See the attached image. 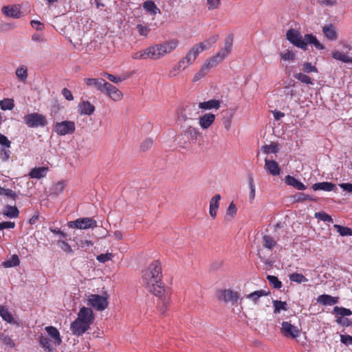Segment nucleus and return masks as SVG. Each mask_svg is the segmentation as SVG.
I'll use <instances>...</instances> for the list:
<instances>
[{"label": "nucleus", "mask_w": 352, "mask_h": 352, "mask_svg": "<svg viewBox=\"0 0 352 352\" xmlns=\"http://www.w3.org/2000/svg\"><path fill=\"white\" fill-rule=\"evenodd\" d=\"M162 272L161 263L153 261L142 272V281L147 290L155 296H161L165 293L162 283Z\"/></svg>", "instance_id": "nucleus-1"}, {"label": "nucleus", "mask_w": 352, "mask_h": 352, "mask_svg": "<svg viewBox=\"0 0 352 352\" xmlns=\"http://www.w3.org/2000/svg\"><path fill=\"white\" fill-rule=\"evenodd\" d=\"M23 121L30 128L44 127L47 124L45 117L38 113L27 114L23 117Z\"/></svg>", "instance_id": "nucleus-2"}, {"label": "nucleus", "mask_w": 352, "mask_h": 352, "mask_svg": "<svg viewBox=\"0 0 352 352\" xmlns=\"http://www.w3.org/2000/svg\"><path fill=\"white\" fill-rule=\"evenodd\" d=\"M68 226L71 228L88 229L97 227V222L91 217L79 218L75 221L68 222Z\"/></svg>", "instance_id": "nucleus-3"}, {"label": "nucleus", "mask_w": 352, "mask_h": 352, "mask_svg": "<svg viewBox=\"0 0 352 352\" xmlns=\"http://www.w3.org/2000/svg\"><path fill=\"white\" fill-rule=\"evenodd\" d=\"M106 296L98 294H91L88 298V305L92 306L98 311H103L108 306L107 295Z\"/></svg>", "instance_id": "nucleus-4"}, {"label": "nucleus", "mask_w": 352, "mask_h": 352, "mask_svg": "<svg viewBox=\"0 0 352 352\" xmlns=\"http://www.w3.org/2000/svg\"><path fill=\"white\" fill-rule=\"evenodd\" d=\"M286 36L287 39L294 45L304 50H307V43L305 42V39H302V35L299 31L292 28L289 29Z\"/></svg>", "instance_id": "nucleus-5"}, {"label": "nucleus", "mask_w": 352, "mask_h": 352, "mask_svg": "<svg viewBox=\"0 0 352 352\" xmlns=\"http://www.w3.org/2000/svg\"><path fill=\"white\" fill-rule=\"evenodd\" d=\"M75 129V123L73 121L65 120L56 122L54 125V131L59 135L72 134Z\"/></svg>", "instance_id": "nucleus-6"}, {"label": "nucleus", "mask_w": 352, "mask_h": 352, "mask_svg": "<svg viewBox=\"0 0 352 352\" xmlns=\"http://www.w3.org/2000/svg\"><path fill=\"white\" fill-rule=\"evenodd\" d=\"M301 329L294 326L290 322H282L280 333L286 338L296 339L300 334Z\"/></svg>", "instance_id": "nucleus-7"}, {"label": "nucleus", "mask_w": 352, "mask_h": 352, "mask_svg": "<svg viewBox=\"0 0 352 352\" xmlns=\"http://www.w3.org/2000/svg\"><path fill=\"white\" fill-rule=\"evenodd\" d=\"M218 298L225 302H230L234 305L239 298V294L231 289L221 290Z\"/></svg>", "instance_id": "nucleus-8"}, {"label": "nucleus", "mask_w": 352, "mask_h": 352, "mask_svg": "<svg viewBox=\"0 0 352 352\" xmlns=\"http://www.w3.org/2000/svg\"><path fill=\"white\" fill-rule=\"evenodd\" d=\"M82 322H87V326L90 325L94 320V316L92 310L90 308L82 307L80 308L77 318Z\"/></svg>", "instance_id": "nucleus-9"}, {"label": "nucleus", "mask_w": 352, "mask_h": 352, "mask_svg": "<svg viewBox=\"0 0 352 352\" xmlns=\"http://www.w3.org/2000/svg\"><path fill=\"white\" fill-rule=\"evenodd\" d=\"M102 93L107 94L114 101H119L122 98V93L115 86L107 82Z\"/></svg>", "instance_id": "nucleus-10"}, {"label": "nucleus", "mask_w": 352, "mask_h": 352, "mask_svg": "<svg viewBox=\"0 0 352 352\" xmlns=\"http://www.w3.org/2000/svg\"><path fill=\"white\" fill-rule=\"evenodd\" d=\"M90 327L87 326V322H82L76 319L71 323L70 329L74 335L80 336L86 332Z\"/></svg>", "instance_id": "nucleus-11"}, {"label": "nucleus", "mask_w": 352, "mask_h": 352, "mask_svg": "<svg viewBox=\"0 0 352 352\" xmlns=\"http://www.w3.org/2000/svg\"><path fill=\"white\" fill-rule=\"evenodd\" d=\"M232 44L233 37L232 36H228L225 39L223 47L221 48V50L216 54L217 55V57L220 58L221 60H223L226 57H227L232 52Z\"/></svg>", "instance_id": "nucleus-12"}, {"label": "nucleus", "mask_w": 352, "mask_h": 352, "mask_svg": "<svg viewBox=\"0 0 352 352\" xmlns=\"http://www.w3.org/2000/svg\"><path fill=\"white\" fill-rule=\"evenodd\" d=\"M149 58L157 60L164 56L162 43L155 44L147 47Z\"/></svg>", "instance_id": "nucleus-13"}, {"label": "nucleus", "mask_w": 352, "mask_h": 352, "mask_svg": "<svg viewBox=\"0 0 352 352\" xmlns=\"http://www.w3.org/2000/svg\"><path fill=\"white\" fill-rule=\"evenodd\" d=\"M264 168L267 173L273 176L279 175L280 173V168L278 163L274 160H270L267 158L265 160Z\"/></svg>", "instance_id": "nucleus-14"}, {"label": "nucleus", "mask_w": 352, "mask_h": 352, "mask_svg": "<svg viewBox=\"0 0 352 352\" xmlns=\"http://www.w3.org/2000/svg\"><path fill=\"white\" fill-rule=\"evenodd\" d=\"M85 82L87 86L94 87L98 91L102 92L107 84V81L103 78H85Z\"/></svg>", "instance_id": "nucleus-15"}, {"label": "nucleus", "mask_w": 352, "mask_h": 352, "mask_svg": "<svg viewBox=\"0 0 352 352\" xmlns=\"http://www.w3.org/2000/svg\"><path fill=\"white\" fill-rule=\"evenodd\" d=\"M215 120V115L211 113H205L199 118V124L203 129L209 128Z\"/></svg>", "instance_id": "nucleus-16"}, {"label": "nucleus", "mask_w": 352, "mask_h": 352, "mask_svg": "<svg viewBox=\"0 0 352 352\" xmlns=\"http://www.w3.org/2000/svg\"><path fill=\"white\" fill-rule=\"evenodd\" d=\"M78 111L80 115H91L95 111V107L89 101H82L78 105Z\"/></svg>", "instance_id": "nucleus-17"}, {"label": "nucleus", "mask_w": 352, "mask_h": 352, "mask_svg": "<svg viewBox=\"0 0 352 352\" xmlns=\"http://www.w3.org/2000/svg\"><path fill=\"white\" fill-rule=\"evenodd\" d=\"M221 102L219 100L212 99L199 102L198 107L203 110L219 109L221 107Z\"/></svg>", "instance_id": "nucleus-18"}, {"label": "nucleus", "mask_w": 352, "mask_h": 352, "mask_svg": "<svg viewBox=\"0 0 352 352\" xmlns=\"http://www.w3.org/2000/svg\"><path fill=\"white\" fill-rule=\"evenodd\" d=\"M157 296L160 298V301L157 303L158 311L161 314H164L168 309L170 296L168 294H164V293Z\"/></svg>", "instance_id": "nucleus-19"}, {"label": "nucleus", "mask_w": 352, "mask_h": 352, "mask_svg": "<svg viewBox=\"0 0 352 352\" xmlns=\"http://www.w3.org/2000/svg\"><path fill=\"white\" fill-rule=\"evenodd\" d=\"M322 32L325 37L329 41H336L338 38V34L336 29L331 24L323 26Z\"/></svg>", "instance_id": "nucleus-20"}, {"label": "nucleus", "mask_w": 352, "mask_h": 352, "mask_svg": "<svg viewBox=\"0 0 352 352\" xmlns=\"http://www.w3.org/2000/svg\"><path fill=\"white\" fill-rule=\"evenodd\" d=\"M317 302L323 305H333L338 302V298L328 294H322L318 297Z\"/></svg>", "instance_id": "nucleus-21"}, {"label": "nucleus", "mask_w": 352, "mask_h": 352, "mask_svg": "<svg viewBox=\"0 0 352 352\" xmlns=\"http://www.w3.org/2000/svg\"><path fill=\"white\" fill-rule=\"evenodd\" d=\"M221 199L219 194L215 195L212 197L210 201V215L212 219H214L217 216V212L219 208V201Z\"/></svg>", "instance_id": "nucleus-22"}, {"label": "nucleus", "mask_w": 352, "mask_h": 352, "mask_svg": "<svg viewBox=\"0 0 352 352\" xmlns=\"http://www.w3.org/2000/svg\"><path fill=\"white\" fill-rule=\"evenodd\" d=\"M162 47H163V52L164 54V56L167 54H170L173 50H175L177 47L178 46L179 41L177 39H171L169 41H166L163 43H161Z\"/></svg>", "instance_id": "nucleus-23"}, {"label": "nucleus", "mask_w": 352, "mask_h": 352, "mask_svg": "<svg viewBox=\"0 0 352 352\" xmlns=\"http://www.w3.org/2000/svg\"><path fill=\"white\" fill-rule=\"evenodd\" d=\"M2 11L6 16L14 19H19L21 16V12L16 6H4L2 8Z\"/></svg>", "instance_id": "nucleus-24"}, {"label": "nucleus", "mask_w": 352, "mask_h": 352, "mask_svg": "<svg viewBox=\"0 0 352 352\" xmlns=\"http://www.w3.org/2000/svg\"><path fill=\"white\" fill-rule=\"evenodd\" d=\"M45 331L48 335L54 340V343L56 345H59L61 343L62 340L59 331L56 327L52 326L46 327Z\"/></svg>", "instance_id": "nucleus-25"}, {"label": "nucleus", "mask_w": 352, "mask_h": 352, "mask_svg": "<svg viewBox=\"0 0 352 352\" xmlns=\"http://www.w3.org/2000/svg\"><path fill=\"white\" fill-rule=\"evenodd\" d=\"M336 188V185L331 182H324L316 183L312 186L314 190H324V191H332Z\"/></svg>", "instance_id": "nucleus-26"}, {"label": "nucleus", "mask_w": 352, "mask_h": 352, "mask_svg": "<svg viewBox=\"0 0 352 352\" xmlns=\"http://www.w3.org/2000/svg\"><path fill=\"white\" fill-rule=\"evenodd\" d=\"M48 171L47 167L41 166L33 168L29 173L31 178L41 179L45 177Z\"/></svg>", "instance_id": "nucleus-27"}, {"label": "nucleus", "mask_w": 352, "mask_h": 352, "mask_svg": "<svg viewBox=\"0 0 352 352\" xmlns=\"http://www.w3.org/2000/svg\"><path fill=\"white\" fill-rule=\"evenodd\" d=\"M2 214L9 218H16L19 217V210L16 206L6 205L3 207Z\"/></svg>", "instance_id": "nucleus-28"}, {"label": "nucleus", "mask_w": 352, "mask_h": 352, "mask_svg": "<svg viewBox=\"0 0 352 352\" xmlns=\"http://www.w3.org/2000/svg\"><path fill=\"white\" fill-rule=\"evenodd\" d=\"M285 181L287 185L292 186L298 190H302L306 189V186L302 182L292 176H286Z\"/></svg>", "instance_id": "nucleus-29"}, {"label": "nucleus", "mask_w": 352, "mask_h": 352, "mask_svg": "<svg viewBox=\"0 0 352 352\" xmlns=\"http://www.w3.org/2000/svg\"><path fill=\"white\" fill-rule=\"evenodd\" d=\"M305 42L307 44H311L318 50H324V47L322 45L317 38L312 34H307L304 36Z\"/></svg>", "instance_id": "nucleus-30"}, {"label": "nucleus", "mask_w": 352, "mask_h": 352, "mask_svg": "<svg viewBox=\"0 0 352 352\" xmlns=\"http://www.w3.org/2000/svg\"><path fill=\"white\" fill-rule=\"evenodd\" d=\"M332 57L338 60H340L344 63H352V58L347 56L346 54L340 51H333L331 53Z\"/></svg>", "instance_id": "nucleus-31"}, {"label": "nucleus", "mask_w": 352, "mask_h": 352, "mask_svg": "<svg viewBox=\"0 0 352 352\" xmlns=\"http://www.w3.org/2000/svg\"><path fill=\"white\" fill-rule=\"evenodd\" d=\"M270 292L269 291H265L263 289L257 290L247 295L246 298L251 299L254 303H256L260 297L267 296L270 294Z\"/></svg>", "instance_id": "nucleus-32"}, {"label": "nucleus", "mask_w": 352, "mask_h": 352, "mask_svg": "<svg viewBox=\"0 0 352 352\" xmlns=\"http://www.w3.org/2000/svg\"><path fill=\"white\" fill-rule=\"evenodd\" d=\"M199 52L197 49L193 45V47L188 51L186 55L184 57V60L187 61L188 63L191 65L197 58Z\"/></svg>", "instance_id": "nucleus-33"}, {"label": "nucleus", "mask_w": 352, "mask_h": 352, "mask_svg": "<svg viewBox=\"0 0 352 352\" xmlns=\"http://www.w3.org/2000/svg\"><path fill=\"white\" fill-rule=\"evenodd\" d=\"M143 8L152 15H155L157 12H160V9L157 8L155 3L151 1H145L143 3Z\"/></svg>", "instance_id": "nucleus-34"}, {"label": "nucleus", "mask_w": 352, "mask_h": 352, "mask_svg": "<svg viewBox=\"0 0 352 352\" xmlns=\"http://www.w3.org/2000/svg\"><path fill=\"white\" fill-rule=\"evenodd\" d=\"M274 306V313L278 314L281 310L287 311V304L286 302H283L278 300H274L272 301Z\"/></svg>", "instance_id": "nucleus-35"}, {"label": "nucleus", "mask_w": 352, "mask_h": 352, "mask_svg": "<svg viewBox=\"0 0 352 352\" xmlns=\"http://www.w3.org/2000/svg\"><path fill=\"white\" fill-rule=\"evenodd\" d=\"M276 245V241L270 235L263 236V245L264 248L272 250Z\"/></svg>", "instance_id": "nucleus-36"}, {"label": "nucleus", "mask_w": 352, "mask_h": 352, "mask_svg": "<svg viewBox=\"0 0 352 352\" xmlns=\"http://www.w3.org/2000/svg\"><path fill=\"white\" fill-rule=\"evenodd\" d=\"M39 343L45 351H47L48 352L52 351V345L50 339L47 336L41 335L39 337Z\"/></svg>", "instance_id": "nucleus-37"}, {"label": "nucleus", "mask_w": 352, "mask_h": 352, "mask_svg": "<svg viewBox=\"0 0 352 352\" xmlns=\"http://www.w3.org/2000/svg\"><path fill=\"white\" fill-rule=\"evenodd\" d=\"M0 107L2 110H12L14 107V100L5 98L0 100Z\"/></svg>", "instance_id": "nucleus-38"}, {"label": "nucleus", "mask_w": 352, "mask_h": 352, "mask_svg": "<svg viewBox=\"0 0 352 352\" xmlns=\"http://www.w3.org/2000/svg\"><path fill=\"white\" fill-rule=\"evenodd\" d=\"M0 316L8 323H11L13 320L12 315L9 312L8 309L3 305H0Z\"/></svg>", "instance_id": "nucleus-39"}, {"label": "nucleus", "mask_w": 352, "mask_h": 352, "mask_svg": "<svg viewBox=\"0 0 352 352\" xmlns=\"http://www.w3.org/2000/svg\"><path fill=\"white\" fill-rule=\"evenodd\" d=\"M184 133L188 135L192 140H195L200 135L199 129L192 126H188L184 129Z\"/></svg>", "instance_id": "nucleus-40"}, {"label": "nucleus", "mask_w": 352, "mask_h": 352, "mask_svg": "<svg viewBox=\"0 0 352 352\" xmlns=\"http://www.w3.org/2000/svg\"><path fill=\"white\" fill-rule=\"evenodd\" d=\"M261 150L265 154L276 153L279 151L277 144L273 143L270 145H264L261 148Z\"/></svg>", "instance_id": "nucleus-41"}, {"label": "nucleus", "mask_w": 352, "mask_h": 352, "mask_svg": "<svg viewBox=\"0 0 352 352\" xmlns=\"http://www.w3.org/2000/svg\"><path fill=\"white\" fill-rule=\"evenodd\" d=\"M20 263L19 258L16 254H13L12 257L3 263L5 267H12L19 265Z\"/></svg>", "instance_id": "nucleus-42"}, {"label": "nucleus", "mask_w": 352, "mask_h": 352, "mask_svg": "<svg viewBox=\"0 0 352 352\" xmlns=\"http://www.w3.org/2000/svg\"><path fill=\"white\" fill-rule=\"evenodd\" d=\"M333 313L337 316H340V317L352 315V311L350 309L338 306L333 308Z\"/></svg>", "instance_id": "nucleus-43"}, {"label": "nucleus", "mask_w": 352, "mask_h": 352, "mask_svg": "<svg viewBox=\"0 0 352 352\" xmlns=\"http://www.w3.org/2000/svg\"><path fill=\"white\" fill-rule=\"evenodd\" d=\"M223 60H221V59L217 57V55L215 54L214 56L208 59L204 63V65L207 66V68L210 69V68L217 66L219 63H220Z\"/></svg>", "instance_id": "nucleus-44"}, {"label": "nucleus", "mask_w": 352, "mask_h": 352, "mask_svg": "<svg viewBox=\"0 0 352 352\" xmlns=\"http://www.w3.org/2000/svg\"><path fill=\"white\" fill-rule=\"evenodd\" d=\"M16 75L20 80L24 82L28 78V69L26 66H21L16 69Z\"/></svg>", "instance_id": "nucleus-45"}, {"label": "nucleus", "mask_w": 352, "mask_h": 352, "mask_svg": "<svg viewBox=\"0 0 352 352\" xmlns=\"http://www.w3.org/2000/svg\"><path fill=\"white\" fill-rule=\"evenodd\" d=\"M289 280L297 283H302L308 281L307 278H305L302 274L298 273H293L290 274Z\"/></svg>", "instance_id": "nucleus-46"}, {"label": "nucleus", "mask_w": 352, "mask_h": 352, "mask_svg": "<svg viewBox=\"0 0 352 352\" xmlns=\"http://www.w3.org/2000/svg\"><path fill=\"white\" fill-rule=\"evenodd\" d=\"M294 77L302 83H305L307 85H309V84L313 85V82H312L310 77L305 74L297 73L294 75Z\"/></svg>", "instance_id": "nucleus-47"}, {"label": "nucleus", "mask_w": 352, "mask_h": 352, "mask_svg": "<svg viewBox=\"0 0 352 352\" xmlns=\"http://www.w3.org/2000/svg\"><path fill=\"white\" fill-rule=\"evenodd\" d=\"M314 216L316 218L318 219L319 220L323 221L324 222L332 223L333 221L331 217L324 212H316Z\"/></svg>", "instance_id": "nucleus-48"}, {"label": "nucleus", "mask_w": 352, "mask_h": 352, "mask_svg": "<svg viewBox=\"0 0 352 352\" xmlns=\"http://www.w3.org/2000/svg\"><path fill=\"white\" fill-rule=\"evenodd\" d=\"M248 185H249V188L250 189V201L252 202L254 199L255 192H256V188H255V185L254 183V179H253L252 175L249 176Z\"/></svg>", "instance_id": "nucleus-49"}, {"label": "nucleus", "mask_w": 352, "mask_h": 352, "mask_svg": "<svg viewBox=\"0 0 352 352\" xmlns=\"http://www.w3.org/2000/svg\"><path fill=\"white\" fill-rule=\"evenodd\" d=\"M334 227L336 228L337 231L339 232V234L341 236H351L352 235V229L339 226V225H335Z\"/></svg>", "instance_id": "nucleus-50"}, {"label": "nucleus", "mask_w": 352, "mask_h": 352, "mask_svg": "<svg viewBox=\"0 0 352 352\" xmlns=\"http://www.w3.org/2000/svg\"><path fill=\"white\" fill-rule=\"evenodd\" d=\"M267 279L275 289H280L282 287V283L278 280V278L272 275H267Z\"/></svg>", "instance_id": "nucleus-51"}, {"label": "nucleus", "mask_w": 352, "mask_h": 352, "mask_svg": "<svg viewBox=\"0 0 352 352\" xmlns=\"http://www.w3.org/2000/svg\"><path fill=\"white\" fill-rule=\"evenodd\" d=\"M0 195H5L6 197L12 198L13 200H16L18 197L16 193L11 189L4 188L0 187Z\"/></svg>", "instance_id": "nucleus-52"}, {"label": "nucleus", "mask_w": 352, "mask_h": 352, "mask_svg": "<svg viewBox=\"0 0 352 352\" xmlns=\"http://www.w3.org/2000/svg\"><path fill=\"white\" fill-rule=\"evenodd\" d=\"M209 71V69L207 68V66H205L204 65L201 67L200 70L195 74L193 77V81L197 82L204 78L207 72Z\"/></svg>", "instance_id": "nucleus-53"}, {"label": "nucleus", "mask_w": 352, "mask_h": 352, "mask_svg": "<svg viewBox=\"0 0 352 352\" xmlns=\"http://www.w3.org/2000/svg\"><path fill=\"white\" fill-rule=\"evenodd\" d=\"M104 76H106L109 80H110L111 82H113L116 84H118L127 78V76H125V77L116 76L113 74H110L108 73H104Z\"/></svg>", "instance_id": "nucleus-54"}, {"label": "nucleus", "mask_w": 352, "mask_h": 352, "mask_svg": "<svg viewBox=\"0 0 352 352\" xmlns=\"http://www.w3.org/2000/svg\"><path fill=\"white\" fill-rule=\"evenodd\" d=\"M134 59H146L149 58L148 52L147 51V47L143 50L135 52L132 56Z\"/></svg>", "instance_id": "nucleus-55"}, {"label": "nucleus", "mask_w": 352, "mask_h": 352, "mask_svg": "<svg viewBox=\"0 0 352 352\" xmlns=\"http://www.w3.org/2000/svg\"><path fill=\"white\" fill-rule=\"evenodd\" d=\"M136 30L138 32L139 34L146 37L148 35V33L151 29L148 26L142 25V24H138L136 25Z\"/></svg>", "instance_id": "nucleus-56"}, {"label": "nucleus", "mask_w": 352, "mask_h": 352, "mask_svg": "<svg viewBox=\"0 0 352 352\" xmlns=\"http://www.w3.org/2000/svg\"><path fill=\"white\" fill-rule=\"evenodd\" d=\"M196 49L198 50L199 52H201L206 50L209 49L212 45L208 41V39L205 40L204 42H201L199 43L194 45Z\"/></svg>", "instance_id": "nucleus-57"}, {"label": "nucleus", "mask_w": 352, "mask_h": 352, "mask_svg": "<svg viewBox=\"0 0 352 352\" xmlns=\"http://www.w3.org/2000/svg\"><path fill=\"white\" fill-rule=\"evenodd\" d=\"M113 258V254L111 253L101 254L97 256L96 259L100 263H105L111 261Z\"/></svg>", "instance_id": "nucleus-58"}, {"label": "nucleus", "mask_w": 352, "mask_h": 352, "mask_svg": "<svg viewBox=\"0 0 352 352\" xmlns=\"http://www.w3.org/2000/svg\"><path fill=\"white\" fill-rule=\"evenodd\" d=\"M302 70L306 73L318 72L317 68L312 65L311 63H305L302 65Z\"/></svg>", "instance_id": "nucleus-59"}, {"label": "nucleus", "mask_w": 352, "mask_h": 352, "mask_svg": "<svg viewBox=\"0 0 352 352\" xmlns=\"http://www.w3.org/2000/svg\"><path fill=\"white\" fill-rule=\"evenodd\" d=\"M336 322L343 327H349L352 324V322L349 318L343 317H337Z\"/></svg>", "instance_id": "nucleus-60"}, {"label": "nucleus", "mask_w": 352, "mask_h": 352, "mask_svg": "<svg viewBox=\"0 0 352 352\" xmlns=\"http://www.w3.org/2000/svg\"><path fill=\"white\" fill-rule=\"evenodd\" d=\"M58 245L64 252L67 253H72L73 252L71 246L65 241H58Z\"/></svg>", "instance_id": "nucleus-61"}, {"label": "nucleus", "mask_w": 352, "mask_h": 352, "mask_svg": "<svg viewBox=\"0 0 352 352\" xmlns=\"http://www.w3.org/2000/svg\"><path fill=\"white\" fill-rule=\"evenodd\" d=\"M280 57L284 60H294L296 55L294 52L287 50L286 52L280 53Z\"/></svg>", "instance_id": "nucleus-62"}, {"label": "nucleus", "mask_w": 352, "mask_h": 352, "mask_svg": "<svg viewBox=\"0 0 352 352\" xmlns=\"http://www.w3.org/2000/svg\"><path fill=\"white\" fill-rule=\"evenodd\" d=\"M153 140L151 138L146 139L141 144L140 148L143 151L148 150L153 145Z\"/></svg>", "instance_id": "nucleus-63"}, {"label": "nucleus", "mask_w": 352, "mask_h": 352, "mask_svg": "<svg viewBox=\"0 0 352 352\" xmlns=\"http://www.w3.org/2000/svg\"><path fill=\"white\" fill-rule=\"evenodd\" d=\"M340 342L345 345L352 344V336L349 335H340Z\"/></svg>", "instance_id": "nucleus-64"}]
</instances>
